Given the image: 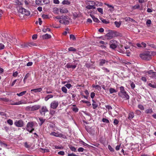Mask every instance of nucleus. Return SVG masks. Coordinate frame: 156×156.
Returning <instances> with one entry per match:
<instances>
[{
	"instance_id": "obj_1",
	"label": "nucleus",
	"mask_w": 156,
	"mask_h": 156,
	"mask_svg": "<svg viewBox=\"0 0 156 156\" xmlns=\"http://www.w3.org/2000/svg\"><path fill=\"white\" fill-rule=\"evenodd\" d=\"M152 54L149 51H146L140 55V57L142 59L150 60L152 59Z\"/></svg>"
},
{
	"instance_id": "obj_2",
	"label": "nucleus",
	"mask_w": 156,
	"mask_h": 156,
	"mask_svg": "<svg viewBox=\"0 0 156 156\" xmlns=\"http://www.w3.org/2000/svg\"><path fill=\"white\" fill-rule=\"evenodd\" d=\"M34 124V123L33 122H29L27 125L26 128L27 130L30 133H32L33 131L34 130V129L33 128Z\"/></svg>"
},
{
	"instance_id": "obj_3",
	"label": "nucleus",
	"mask_w": 156,
	"mask_h": 156,
	"mask_svg": "<svg viewBox=\"0 0 156 156\" xmlns=\"http://www.w3.org/2000/svg\"><path fill=\"white\" fill-rule=\"evenodd\" d=\"M145 74L146 76H148L151 77H156V72H153L152 70L146 72Z\"/></svg>"
},
{
	"instance_id": "obj_4",
	"label": "nucleus",
	"mask_w": 156,
	"mask_h": 156,
	"mask_svg": "<svg viewBox=\"0 0 156 156\" xmlns=\"http://www.w3.org/2000/svg\"><path fill=\"white\" fill-rule=\"evenodd\" d=\"M48 111L46 106H42L39 110V112L42 115H45V113L48 112Z\"/></svg>"
},
{
	"instance_id": "obj_5",
	"label": "nucleus",
	"mask_w": 156,
	"mask_h": 156,
	"mask_svg": "<svg viewBox=\"0 0 156 156\" xmlns=\"http://www.w3.org/2000/svg\"><path fill=\"white\" fill-rule=\"evenodd\" d=\"M58 104L59 103L58 101H54L51 104V108L53 109H56L58 107Z\"/></svg>"
},
{
	"instance_id": "obj_6",
	"label": "nucleus",
	"mask_w": 156,
	"mask_h": 156,
	"mask_svg": "<svg viewBox=\"0 0 156 156\" xmlns=\"http://www.w3.org/2000/svg\"><path fill=\"white\" fill-rule=\"evenodd\" d=\"M14 124L17 127H21L23 126V122L22 120L16 121L14 122Z\"/></svg>"
},
{
	"instance_id": "obj_7",
	"label": "nucleus",
	"mask_w": 156,
	"mask_h": 156,
	"mask_svg": "<svg viewBox=\"0 0 156 156\" xmlns=\"http://www.w3.org/2000/svg\"><path fill=\"white\" fill-rule=\"evenodd\" d=\"M116 43V41L114 40L111 41L110 44V48L113 49L116 48H117Z\"/></svg>"
},
{
	"instance_id": "obj_8",
	"label": "nucleus",
	"mask_w": 156,
	"mask_h": 156,
	"mask_svg": "<svg viewBox=\"0 0 156 156\" xmlns=\"http://www.w3.org/2000/svg\"><path fill=\"white\" fill-rule=\"evenodd\" d=\"M119 96L122 98H126V100L129 99V95L127 94L126 91L119 95Z\"/></svg>"
},
{
	"instance_id": "obj_9",
	"label": "nucleus",
	"mask_w": 156,
	"mask_h": 156,
	"mask_svg": "<svg viewBox=\"0 0 156 156\" xmlns=\"http://www.w3.org/2000/svg\"><path fill=\"white\" fill-rule=\"evenodd\" d=\"M114 35V33L111 32L105 35V37L108 39H110L113 37Z\"/></svg>"
},
{
	"instance_id": "obj_10",
	"label": "nucleus",
	"mask_w": 156,
	"mask_h": 156,
	"mask_svg": "<svg viewBox=\"0 0 156 156\" xmlns=\"http://www.w3.org/2000/svg\"><path fill=\"white\" fill-rule=\"evenodd\" d=\"M12 55L11 53L9 52L8 53L6 52V53L4 54L3 56L4 59L6 60H8L10 56Z\"/></svg>"
},
{
	"instance_id": "obj_11",
	"label": "nucleus",
	"mask_w": 156,
	"mask_h": 156,
	"mask_svg": "<svg viewBox=\"0 0 156 156\" xmlns=\"http://www.w3.org/2000/svg\"><path fill=\"white\" fill-rule=\"evenodd\" d=\"M76 67V65H73L71 63H69L66 65V67L68 68H72L73 69H75Z\"/></svg>"
},
{
	"instance_id": "obj_12",
	"label": "nucleus",
	"mask_w": 156,
	"mask_h": 156,
	"mask_svg": "<svg viewBox=\"0 0 156 156\" xmlns=\"http://www.w3.org/2000/svg\"><path fill=\"white\" fill-rule=\"evenodd\" d=\"M50 135L56 137H63V135L61 133L59 134L55 132H52L51 133Z\"/></svg>"
},
{
	"instance_id": "obj_13",
	"label": "nucleus",
	"mask_w": 156,
	"mask_h": 156,
	"mask_svg": "<svg viewBox=\"0 0 156 156\" xmlns=\"http://www.w3.org/2000/svg\"><path fill=\"white\" fill-rule=\"evenodd\" d=\"M40 106L39 105H36L32 107L31 111H34L39 109L40 108Z\"/></svg>"
},
{
	"instance_id": "obj_14",
	"label": "nucleus",
	"mask_w": 156,
	"mask_h": 156,
	"mask_svg": "<svg viewBox=\"0 0 156 156\" xmlns=\"http://www.w3.org/2000/svg\"><path fill=\"white\" fill-rule=\"evenodd\" d=\"M42 37L43 39H46L51 38V36L50 34H46L45 35H43Z\"/></svg>"
},
{
	"instance_id": "obj_15",
	"label": "nucleus",
	"mask_w": 156,
	"mask_h": 156,
	"mask_svg": "<svg viewBox=\"0 0 156 156\" xmlns=\"http://www.w3.org/2000/svg\"><path fill=\"white\" fill-rule=\"evenodd\" d=\"M108 62V61H106L105 59H101L100 61L99 64L100 66H102L105 63V62Z\"/></svg>"
},
{
	"instance_id": "obj_16",
	"label": "nucleus",
	"mask_w": 156,
	"mask_h": 156,
	"mask_svg": "<svg viewBox=\"0 0 156 156\" xmlns=\"http://www.w3.org/2000/svg\"><path fill=\"white\" fill-rule=\"evenodd\" d=\"M120 91L118 93L119 95L122 94V93H123L124 92H126L125 90H124V87L123 86H121L119 88Z\"/></svg>"
},
{
	"instance_id": "obj_17",
	"label": "nucleus",
	"mask_w": 156,
	"mask_h": 156,
	"mask_svg": "<svg viewBox=\"0 0 156 156\" xmlns=\"http://www.w3.org/2000/svg\"><path fill=\"white\" fill-rule=\"evenodd\" d=\"M42 90V88H39L37 89H33L31 90V91H34L35 93L37 92H41Z\"/></svg>"
},
{
	"instance_id": "obj_18",
	"label": "nucleus",
	"mask_w": 156,
	"mask_h": 156,
	"mask_svg": "<svg viewBox=\"0 0 156 156\" xmlns=\"http://www.w3.org/2000/svg\"><path fill=\"white\" fill-rule=\"evenodd\" d=\"M69 147L70 149L73 151H74L75 152H76L77 151L76 148L74 147L73 146L71 145H69Z\"/></svg>"
},
{
	"instance_id": "obj_19",
	"label": "nucleus",
	"mask_w": 156,
	"mask_h": 156,
	"mask_svg": "<svg viewBox=\"0 0 156 156\" xmlns=\"http://www.w3.org/2000/svg\"><path fill=\"white\" fill-rule=\"evenodd\" d=\"M94 6L95 5H88L86 6V8L89 9H94L96 8Z\"/></svg>"
},
{
	"instance_id": "obj_20",
	"label": "nucleus",
	"mask_w": 156,
	"mask_h": 156,
	"mask_svg": "<svg viewBox=\"0 0 156 156\" xmlns=\"http://www.w3.org/2000/svg\"><path fill=\"white\" fill-rule=\"evenodd\" d=\"M23 14H24L25 15L28 16L30 15V13L29 11L24 9Z\"/></svg>"
},
{
	"instance_id": "obj_21",
	"label": "nucleus",
	"mask_w": 156,
	"mask_h": 156,
	"mask_svg": "<svg viewBox=\"0 0 156 156\" xmlns=\"http://www.w3.org/2000/svg\"><path fill=\"white\" fill-rule=\"evenodd\" d=\"M39 119L41 122V123H39L40 126H41L45 121V119H44L42 118H40Z\"/></svg>"
},
{
	"instance_id": "obj_22",
	"label": "nucleus",
	"mask_w": 156,
	"mask_h": 156,
	"mask_svg": "<svg viewBox=\"0 0 156 156\" xmlns=\"http://www.w3.org/2000/svg\"><path fill=\"white\" fill-rule=\"evenodd\" d=\"M116 26L117 27H119L120 26L122 23L121 21H115L114 23Z\"/></svg>"
},
{
	"instance_id": "obj_23",
	"label": "nucleus",
	"mask_w": 156,
	"mask_h": 156,
	"mask_svg": "<svg viewBox=\"0 0 156 156\" xmlns=\"http://www.w3.org/2000/svg\"><path fill=\"white\" fill-rule=\"evenodd\" d=\"M53 96L51 95H48L45 98V101H47L49 99L52 98L53 97Z\"/></svg>"
},
{
	"instance_id": "obj_24",
	"label": "nucleus",
	"mask_w": 156,
	"mask_h": 156,
	"mask_svg": "<svg viewBox=\"0 0 156 156\" xmlns=\"http://www.w3.org/2000/svg\"><path fill=\"white\" fill-rule=\"evenodd\" d=\"M70 3V2L68 0H64L62 2V4L63 5H69Z\"/></svg>"
},
{
	"instance_id": "obj_25",
	"label": "nucleus",
	"mask_w": 156,
	"mask_h": 156,
	"mask_svg": "<svg viewBox=\"0 0 156 156\" xmlns=\"http://www.w3.org/2000/svg\"><path fill=\"white\" fill-rule=\"evenodd\" d=\"M24 10V8L22 7H19V9H18V11H19V12L21 13L22 14H23Z\"/></svg>"
},
{
	"instance_id": "obj_26",
	"label": "nucleus",
	"mask_w": 156,
	"mask_h": 156,
	"mask_svg": "<svg viewBox=\"0 0 156 156\" xmlns=\"http://www.w3.org/2000/svg\"><path fill=\"white\" fill-rule=\"evenodd\" d=\"M26 92H27L26 91H24L20 93H17L16 94L18 96H22L23 95L25 94L26 93Z\"/></svg>"
},
{
	"instance_id": "obj_27",
	"label": "nucleus",
	"mask_w": 156,
	"mask_h": 156,
	"mask_svg": "<svg viewBox=\"0 0 156 156\" xmlns=\"http://www.w3.org/2000/svg\"><path fill=\"white\" fill-rule=\"evenodd\" d=\"M109 92L110 94H112L116 92V90L112 88H110L109 89Z\"/></svg>"
},
{
	"instance_id": "obj_28",
	"label": "nucleus",
	"mask_w": 156,
	"mask_h": 156,
	"mask_svg": "<svg viewBox=\"0 0 156 156\" xmlns=\"http://www.w3.org/2000/svg\"><path fill=\"white\" fill-rule=\"evenodd\" d=\"M60 12L62 13H66L68 12V10L66 9H60Z\"/></svg>"
},
{
	"instance_id": "obj_29",
	"label": "nucleus",
	"mask_w": 156,
	"mask_h": 156,
	"mask_svg": "<svg viewBox=\"0 0 156 156\" xmlns=\"http://www.w3.org/2000/svg\"><path fill=\"white\" fill-rule=\"evenodd\" d=\"M24 103H24L22 102V101H20L18 102L12 103L11 104L12 105H19L21 104H24Z\"/></svg>"
},
{
	"instance_id": "obj_30",
	"label": "nucleus",
	"mask_w": 156,
	"mask_h": 156,
	"mask_svg": "<svg viewBox=\"0 0 156 156\" xmlns=\"http://www.w3.org/2000/svg\"><path fill=\"white\" fill-rule=\"evenodd\" d=\"M103 3L101 2H99L98 1L95 2V6H101L102 5Z\"/></svg>"
},
{
	"instance_id": "obj_31",
	"label": "nucleus",
	"mask_w": 156,
	"mask_h": 156,
	"mask_svg": "<svg viewBox=\"0 0 156 156\" xmlns=\"http://www.w3.org/2000/svg\"><path fill=\"white\" fill-rule=\"evenodd\" d=\"M70 38L73 41H75L76 40V38L75 36L73 34H71L69 36Z\"/></svg>"
},
{
	"instance_id": "obj_32",
	"label": "nucleus",
	"mask_w": 156,
	"mask_h": 156,
	"mask_svg": "<svg viewBox=\"0 0 156 156\" xmlns=\"http://www.w3.org/2000/svg\"><path fill=\"white\" fill-rule=\"evenodd\" d=\"M68 50L69 51H76V49L73 47H70L68 48Z\"/></svg>"
},
{
	"instance_id": "obj_33",
	"label": "nucleus",
	"mask_w": 156,
	"mask_h": 156,
	"mask_svg": "<svg viewBox=\"0 0 156 156\" xmlns=\"http://www.w3.org/2000/svg\"><path fill=\"white\" fill-rule=\"evenodd\" d=\"M100 19L101 20L103 23L105 24H107L109 23L108 21H107L105 19H103L102 18Z\"/></svg>"
},
{
	"instance_id": "obj_34",
	"label": "nucleus",
	"mask_w": 156,
	"mask_h": 156,
	"mask_svg": "<svg viewBox=\"0 0 156 156\" xmlns=\"http://www.w3.org/2000/svg\"><path fill=\"white\" fill-rule=\"evenodd\" d=\"M134 116V114L133 112L130 113L128 117L129 119H132Z\"/></svg>"
},
{
	"instance_id": "obj_35",
	"label": "nucleus",
	"mask_w": 156,
	"mask_h": 156,
	"mask_svg": "<svg viewBox=\"0 0 156 156\" xmlns=\"http://www.w3.org/2000/svg\"><path fill=\"white\" fill-rule=\"evenodd\" d=\"M72 110L75 112H76L78 111V108L76 107H72L71 108Z\"/></svg>"
},
{
	"instance_id": "obj_36",
	"label": "nucleus",
	"mask_w": 156,
	"mask_h": 156,
	"mask_svg": "<svg viewBox=\"0 0 156 156\" xmlns=\"http://www.w3.org/2000/svg\"><path fill=\"white\" fill-rule=\"evenodd\" d=\"M147 44L150 47H151L153 48H154L155 47V45L154 44L151 43L150 42H148L147 43Z\"/></svg>"
},
{
	"instance_id": "obj_37",
	"label": "nucleus",
	"mask_w": 156,
	"mask_h": 156,
	"mask_svg": "<svg viewBox=\"0 0 156 156\" xmlns=\"http://www.w3.org/2000/svg\"><path fill=\"white\" fill-rule=\"evenodd\" d=\"M82 101L84 103L87 104V105L89 106H90L91 105V104L90 103V102L88 101L82 100Z\"/></svg>"
},
{
	"instance_id": "obj_38",
	"label": "nucleus",
	"mask_w": 156,
	"mask_h": 156,
	"mask_svg": "<svg viewBox=\"0 0 156 156\" xmlns=\"http://www.w3.org/2000/svg\"><path fill=\"white\" fill-rule=\"evenodd\" d=\"M40 149L42 151V152H43V153H45V152H49V149H44V148H41Z\"/></svg>"
},
{
	"instance_id": "obj_39",
	"label": "nucleus",
	"mask_w": 156,
	"mask_h": 156,
	"mask_svg": "<svg viewBox=\"0 0 156 156\" xmlns=\"http://www.w3.org/2000/svg\"><path fill=\"white\" fill-rule=\"evenodd\" d=\"M151 23V21L150 20H148L147 21L146 24L148 27H150Z\"/></svg>"
},
{
	"instance_id": "obj_40",
	"label": "nucleus",
	"mask_w": 156,
	"mask_h": 156,
	"mask_svg": "<svg viewBox=\"0 0 156 156\" xmlns=\"http://www.w3.org/2000/svg\"><path fill=\"white\" fill-rule=\"evenodd\" d=\"M62 92L65 93H67V89L65 87H63L62 88Z\"/></svg>"
},
{
	"instance_id": "obj_41",
	"label": "nucleus",
	"mask_w": 156,
	"mask_h": 156,
	"mask_svg": "<svg viewBox=\"0 0 156 156\" xmlns=\"http://www.w3.org/2000/svg\"><path fill=\"white\" fill-rule=\"evenodd\" d=\"M145 112L147 114H148V113H151L153 111H152V109H147L145 111Z\"/></svg>"
},
{
	"instance_id": "obj_42",
	"label": "nucleus",
	"mask_w": 156,
	"mask_h": 156,
	"mask_svg": "<svg viewBox=\"0 0 156 156\" xmlns=\"http://www.w3.org/2000/svg\"><path fill=\"white\" fill-rule=\"evenodd\" d=\"M0 144L1 146H3L5 147H6L8 146L7 144L4 143V142L2 141L1 140H0Z\"/></svg>"
},
{
	"instance_id": "obj_43",
	"label": "nucleus",
	"mask_w": 156,
	"mask_h": 156,
	"mask_svg": "<svg viewBox=\"0 0 156 156\" xmlns=\"http://www.w3.org/2000/svg\"><path fill=\"white\" fill-rule=\"evenodd\" d=\"M59 9L57 8H54L53 9V12L55 13L58 14V12Z\"/></svg>"
},
{
	"instance_id": "obj_44",
	"label": "nucleus",
	"mask_w": 156,
	"mask_h": 156,
	"mask_svg": "<svg viewBox=\"0 0 156 156\" xmlns=\"http://www.w3.org/2000/svg\"><path fill=\"white\" fill-rule=\"evenodd\" d=\"M42 31L44 32V33H45L47 31H51V30L50 28H44L42 30Z\"/></svg>"
},
{
	"instance_id": "obj_45",
	"label": "nucleus",
	"mask_w": 156,
	"mask_h": 156,
	"mask_svg": "<svg viewBox=\"0 0 156 156\" xmlns=\"http://www.w3.org/2000/svg\"><path fill=\"white\" fill-rule=\"evenodd\" d=\"M7 122L10 125H12L13 124V121L11 119L8 120Z\"/></svg>"
},
{
	"instance_id": "obj_46",
	"label": "nucleus",
	"mask_w": 156,
	"mask_h": 156,
	"mask_svg": "<svg viewBox=\"0 0 156 156\" xmlns=\"http://www.w3.org/2000/svg\"><path fill=\"white\" fill-rule=\"evenodd\" d=\"M102 121L103 122L106 123H109V120L105 118H103L102 119Z\"/></svg>"
},
{
	"instance_id": "obj_47",
	"label": "nucleus",
	"mask_w": 156,
	"mask_h": 156,
	"mask_svg": "<svg viewBox=\"0 0 156 156\" xmlns=\"http://www.w3.org/2000/svg\"><path fill=\"white\" fill-rule=\"evenodd\" d=\"M68 17L67 16H60L61 20L67 19Z\"/></svg>"
},
{
	"instance_id": "obj_48",
	"label": "nucleus",
	"mask_w": 156,
	"mask_h": 156,
	"mask_svg": "<svg viewBox=\"0 0 156 156\" xmlns=\"http://www.w3.org/2000/svg\"><path fill=\"white\" fill-rule=\"evenodd\" d=\"M108 148L111 151L114 152V149L110 145H108Z\"/></svg>"
},
{
	"instance_id": "obj_49",
	"label": "nucleus",
	"mask_w": 156,
	"mask_h": 156,
	"mask_svg": "<svg viewBox=\"0 0 156 156\" xmlns=\"http://www.w3.org/2000/svg\"><path fill=\"white\" fill-rule=\"evenodd\" d=\"M97 10L101 14H103V9L101 8H98Z\"/></svg>"
},
{
	"instance_id": "obj_50",
	"label": "nucleus",
	"mask_w": 156,
	"mask_h": 156,
	"mask_svg": "<svg viewBox=\"0 0 156 156\" xmlns=\"http://www.w3.org/2000/svg\"><path fill=\"white\" fill-rule=\"evenodd\" d=\"M148 86L152 87L154 88H156V84H153L152 83H150L148 84Z\"/></svg>"
},
{
	"instance_id": "obj_51",
	"label": "nucleus",
	"mask_w": 156,
	"mask_h": 156,
	"mask_svg": "<svg viewBox=\"0 0 156 156\" xmlns=\"http://www.w3.org/2000/svg\"><path fill=\"white\" fill-rule=\"evenodd\" d=\"M102 69L104 70L105 72L106 73H109L110 72V70L109 69L104 67L102 68Z\"/></svg>"
},
{
	"instance_id": "obj_52",
	"label": "nucleus",
	"mask_w": 156,
	"mask_h": 156,
	"mask_svg": "<svg viewBox=\"0 0 156 156\" xmlns=\"http://www.w3.org/2000/svg\"><path fill=\"white\" fill-rule=\"evenodd\" d=\"M92 105L93 106V108L94 109H96L98 106V104L94 103H93L92 104Z\"/></svg>"
},
{
	"instance_id": "obj_53",
	"label": "nucleus",
	"mask_w": 156,
	"mask_h": 156,
	"mask_svg": "<svg viewBox=\"0 0 156 156\" xmlns=\"http://www.w3.org/2000/svg\"><path fill=\"white\" fill-rule=\"evenodd\" d=\"M138 107L141 110H143L144 109V106L142 105H138Z\"/></svg>"
},
{
	"instance_id": "obj_54",
	"label": "nucleus",
	"mask_w": 156,
	"mask_h": 156,
	"mask_svg": "<svg viewBox=\"0 0 156 156\" xmlns=\"http://www.w3.org/2000/svg\"><path fill=\"white\" fill-rule=\"evenodd\" d=\"M42 17L44 19H48V15L46 14H43L42 16Z\"/></svg>"
},
{
	"instance_id": "obj_55",
	"label": "nucleus",
	"mask_w": 156,
	"mask_h": 156,
	"mask_svg": "<svg viewBox=\"0 0 156 156\" xmlns=\"http://www.w3.org/2000/svg\"><path fill=\"white\" fill-rule=\"evenodd\" d=\"M73 16L74 17V18L76 19L77 18L78 16V14L76 12H74L73 13Z\"/></svg>"
},
{
	"instance_id": "obj_56",
	"label": "nucleus",
	"mask_w": 156,
	"mask_h": 156,
	"mask_svg": "<svg viewBox=\"0 0 156 156\" xmlns=\"http://www.w3.org/2000/svg\"><path fill=\"white\" fill-rule=\"evenodd\" d=\"M93 20L94 22L97 23H99L100 22V21L98 20V19L96 17L94 18V19Z\"/></svg>"
},
{
	"instance_id": "obj_57",
	"label": "nucleus",
	"mask_w": 156,
	"mask_h": 156,
	"mask_svg": "<svg viewBox=\"0 0 156 156\" xmlns=\"http://www.w3.org/2000/svg\"><path fill=\"white\" fill-rule=\"evenodd\" d=\"M105 107L107 109H108V110H111L112 109V107L109 105H105Z\"/></svg>"
},
{
	"instance_id": "obj_58",
	"label": "nucleus",
	"mask_w": 156,
	"mask_h": 156,
	"mask_svg": "<svg viewBox=\"0 0 156 156\" xmlns=\"http://www.w3.org/2000/svg\"><path fill=\"white\" fill-rule=\"evenodd\" d=\"M95 88H96L98 90H100L101 89V87L99 85H97L95 86Z\"/></svg>"
},
{
	"instance_id": "obj_59",
	"label": "nucleus",
	"mask_w": 156,
	"mask_h": 156,
	"mask_svg": "<svg viewBox=\"0 0 156 156\" xmlns=\"http://www.w3.org/2000/svg\"><path fill=\"white\" fill-rule=\"evenodd\" d=\"M65 86L68 88L69 89L71 87V85L70 83H68L65 85Z\"/></svg>"
},
{
	"instance_id": "obj_60",
	"label": "nucleus",
	"mask_w": 156,
	"mask_h": 156,
	"mask_svg": "<svg viewBox=\"0 0 156 156\" xmlns=\"http://www.w3.org/2000/svg\"><path fill=\"white\" fill-rule=\"evenodd\" d=\"M66 20V19H65L64 20V24L65 25H68L69 23V21L68 20Z\"/></svg>"
},
{
	"instance_id": "obj_61",
	"label": "nucleus",
	"mask_w": 156,
	"mask_h": 156,
	"mask_svg": "<svg viewBox=\"0 0 156 156\" xmlns=\"http://www.w3.org/2000/svg\"><path fill=\"white\" fill-rule=\"evenodd\" d=\"M84 149L82 147H79L78 149V151L79 152H82L84 151Z\"/></svg>"
},
{
	"instance_id": "obj_62",
	"label": "nucleus",
	"mask_w": 156,
	"mask_h": 156,
	"mask_svg": "<svg viewBox=\"0 0 156 156\" xmlns=\"http://www.w3.org/2000/svg\"><path fill=\"white\" fill-rule=\"evenodd\" d=\"M36 3L37 4L39 5H41V1L39 0H36Z\"/></svg>"
},
{
	"instance_id": "obj_63",
	"label": "nucleus",
	"mask_w": 156,
	"mask_h": 156,
	"mask_svg": "<svg viewBox=\"0 0 156 156\" xmlns=\"http://www.w3.org/2000/svg\"><path fill=\"white\" fill-rule=\"evenodd\" d=\"M58 154L62 155H63L65 154V153L63 151H61L58 152Z\"/></svg>"
},
{
	"instance_id": "obj_64",
	"label": "nucleus",
	"mask_w": 156,
	"mask_h": 156,
	"mask_svg": "<svg viewBox=\"0 0 156 156\" xmlns=\"http://www.w3.org/2000/svg\"><path fill=\"white\" fill-rule=\"evenodd\" d=\"M119 122L117 119H115L114 121V124L115 125H117L119 123Z\"/></svg>"
}]
</instances>
